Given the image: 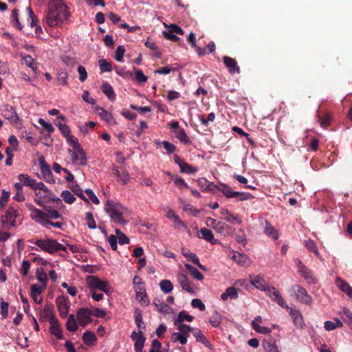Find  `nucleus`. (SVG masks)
<instances>
[{
  "label": "nucleus",
  "instance_id": "nucleus-1",
  "mask_svg": "<svg viewBox=\"0 0 352 352\" xmlns=\"http://www.w3.org/2000/svg\"><path fill=\"white\" fill-rule=\"evenodd\" d=\"M29 209L30 210L31 219L41 226L47 229H50V226L58 229L62 228V223L52 221V220L61 217L60 214L57 210L50 209L43 211L32 206H30Z\"/></svg>",
  "mask_w": 352,
  "mask_h": 352
},
{
  "label": "nucleus",
  "instance_id": "nucleus-2",
  "mask_svg": "<svg viewBox=\"0 0 352 352\" xmlns=\"http://www.w3.org/2000/svg\"><path fill=\"white\" fill-rule=\"evenodd\" d=\"M69 12L61 0L50 3L47 14V23L50 27H60L68 19Z\"/></svg>",
  "mask_w": 352,
  "mask_h": 352
},
{
  "label": "nucleus",
  "instance_id": "nucleus-3",
  "mask_svg": "<svg viewBox=\"0 0 352 352\" xmlns=\"http://www.w3.org/2000/svg\"><path fill=\"white\" fill-rule=\"evenodd\" d=\"M104 210L112 222L116 225H125L127 221L125 216L128 214V209L119 202L108 199L104 205Z\"/></svg>",
  "mask_w": 352,
  "mask_h": 352
},
{
  "label": "nucleus",
  "instance_id": "nucleus-4",
  "mask_svg": "<svg viewBox=\"0 0 352 352\" xmlns=\"http://www.w3.org/2000/svg\"><path fill=\"white\" fill-rule=\"evenodd\" d=\"M31 242L37 245L41 250L49 254H54L58 251L67 252V247L65 245L52 239L32 240Z\"/></svg>",
  "mask_w": 352,
  "mask_h": 352
},
{
  "label": "nucleus",
  "instance_id": "nucleus-5",
  "mask_svg": "<svg viewBox=\"0 0 352 352\" xmlns=\"http://www.w3.org/2000/svg\"><path fill=\"white\" fill-rule=\"evenodd\" d=\"M69 145L72 147V149H68V153L71 155L72 163L80 166L85 165L87 163L86 153L82 148L78 140L73 141Z\"/></svg>",
  "mask_w": 352,
  "mask_h": 352
},
{
  "label": "nucleus",
  "instance_id": "nucleus-6",
  "mask_svg": "<svg viewBox=\"0 0 352 352\" xmlns=\"http://www.w3.org/2000/svg\"><path fill=\"white\" fill-rule=\"evenodd\" d=\"M86 284L89 289V292L95 291L96 289L100 290L109 294L111 292V287L109 282L102 280L95 276H88L86 278Z\"/></svg>",
  "mask_w": 352,
  "mask_h": 352
},
{
  "label": "nucleus",
  "instance_id": "nucleus-7",
  "mask_svg": "<svg viewBox=\"0 0 352 352\" xmlns=\"http://www.w3.org/2000/svg\"><path fill=\"white\" fill-rule=\"evenodd\" d=\"M221 192L227 198H236L238 201H245L253 198V196L250 192H241L234 191L228 186H222Z\"/></svg>",
  "mask_w": 352,
  "mask_h": 352
},
{
  "label": "nucleus",
  "instance_id": "nucleus-8",
  "mask_svg": "<svg viewBox=\"0 0 352 352\" xmlns=\"http://www.w3.org/2000/svg\"><path fill=\"white\" fill-rule=\"evenodd\" d=\"M19 217L18 206H11L2 217V223L5 226L14 227L16 226V219Z\"/></svg>",
  "mask_w": 352,
  "mask_h": 352
},
{
  "label": "nucleus",
  "instance_id": "nucleus-9",
  "mask_svg": "<svg viewBox=\"0 0 352 352\" xmlns=\"http://www.w3.org/2000/svg\"><path fill=\"white\" fill-rule=\"evenodd\" d=\"M292 289L296 296V298L300 302L306 305L311 304L312 298L308 294L305 288L298 285H296L292 287Z\"/></svg>",
  "mask_w": 352,
  "mask_h": 352
},
{
  "label": "nucleus",
  "instance_id": "nucleus-10",
  "mask_svg": "<svg viewBox=\"0 0 352 352\" xmlns=\"http://www.w3.org/2000/svg\"><path fill=\"white\" fill-rule=\"evenodd\" d=\"M285 309L288 311L289 315L292 318L296 327L298 329H303L305 326V323L300 310L288 306L287 308Z\"/></svg>",
  "mask_w": 352,
  "mask_h": 352
},
{
  "label": "nucleus",
  "instance_id": "nucleus-11",
  "mask_svg": "<svg viewBox=\"0 0 352 352\" xmlns=\"http://www.w3.org/2000/svg\"><path fill=\"white\" fill-rule=\"evenodd\" d=\"M38 164L41 168V173L43 177V179L50 183L54 184L55 183V180L52 176V173L50 170V166L46 163L44 157H41L38 159Z\"/></svg>",
  "mask_w": 352,
  "mask_h": 352
},
{
  "label": "nucleus",
  "instance_id": "nucleus-12",
  "mask_svg": "<svg viewBox=\"0 0 352 352\" xmlns=\"http://www.w3.org/2000/svg\"><path fill=\"white\" fill-rule=\"evenodd\" d=\"M265 292L267 295L280 307L283 308H287V305L285 300L275 287L270 286Z\"/></svg>",
  "mask_w": 352,
  "mask_h": 352
},
{
  "label": "nucleus",
  "instance_id": "nucleus-13",
  "mask_svg": "<svg viewBox=\"0 0 352 352\" xmlns=\"http://www.w3.org/2000/svg\"><path fill=\"white\" fill-rule=\"evenodd\" d=\"M92 311L87 308H81L76 313V318L80 326L85 327L91 322Z\"/></svg>",
  "mask_w": 352,
  "mask_h": 352
},
{
  "label": "nucleus",
  "instance_id": "nucleus-14",
  "mask_svg": "<svg viewBox=\"0 0 352 352\" xmlns=\"http://www.w3.org/2000/svg\"><path fill=\"white\" fill-rule=\"evenodd\" d=\"M177 279L181 287L188 293L193 294L195 292V285L190 282L187 276L184 273L179 272L177 275Z\"/></svg>",
  "mask_w": 352,
  "mask_h": 352
},
{
  "label": "nucleus",
  "instance_id": "nucleus-15",
  "mask_svg": "<svg viewBox=\"0 0 352 352\" xmlns=\"http://www.w3.org/2000/svg\"><path fill=\"white\" fill-rule=\"evenodd\" d=\"M70 302L63 296H59L56 299V306L60 316L62 318H65L70 308Z\"/></svg>",
  "mask_w": 352,
  "mask_h": 352
},
{
  "label": "nucleus",
  "instance_id": "nucleus-16",
  "mask_svg": "<svg viewBox=\"0 0 352 352\" xmlns=\"http://www.w3.org/2000/svg\"><path fill=\"white\" fill-rule=\"evenodd\" d=\"M131 338L135 342L134 349L135 352H141L143 349L146 340L142 330H139L138 332L133 331L131 335Z\"/></svg>",
  "mask_w": 352,
  "mask_h": 352
},
{
  "label": "nucleus",
  "instance_id": "nucleus-17",
  "mask_svg": "<svg viewBox=\"0 0 352 352\" xmlns=\"http://www.w3.org/2000/svg\"><path fill=\"white\" fill-rule=\"evenodd\" d=\"M296 263L298 266V270L300 274L305 278L308 283H316V280L313 276L312 272L305 266L300 260H297Z\"/></svg>",
  "mask_w": 352,
  "mask_h": 352
},
{
  "label": "nucleus",
  "instance_id": "nucleus-18",
  "mask_svg": "<svg viewBox=\"0 0 352 352\" xmlns=\"http://www.w3.org/2000/svg\"><path fill=\"white\" fill-rule=\"evenodd\" d=\"M175 162L179 166L180 172L187 174H193L198 170L197 167L192 166L186 163L183 159L176 155L174 157Z\"/></svg>",
  "mask_w": 352,
  "mask_h": 352
},
{
  "label": "nucleus",
  "instance_id": "nucleus-19",
  "mask_svg": "<svg viewBox=\"0 0 352 352\" xmlns=\"http://www.w3.org/2000/svg\"><path fill=\"white\" fill-rule=\"evenodd\" d=\"M112 173L117 177L118 180L124 184H127L130 179L129 175L124 167L113 166L112 168Z\"/></svg>",
  "mask_w": 352,
  "mask_h": 352
},
{
  "label": "nucleus",
  "instance_id": "nucleus-20",
  "mask_svg": "<svg viewBox=\"0 0 352 352\" xmlns=\"http://www.w3.org/2000/svg\"><path fill=\"white\" fill-rule=\"evenodd\" d=\"M262 322H263L262 317L260 316H256L252 321V329L256 332L261 333V334H263V335L270 334L272 332V329L267 327L261 326L260 324L262 323Z\"/></svg>",
  "mask_w": 352,
  "mask_h": 352
},
{
  "label": "nucleus",
  "instance_id": "nucleus-21",
  "mask_svg": "<svg viewBox=\"0 0 352 352\" xmlns=\"http://www.w3.org/2000/svg\"><path fill=\"white\" fill-rule=\"evenodd\" d=\"M41 320H48L50 323L56 320L54 314L53 307L51 305H45L40 312Z\"/></svg>",
  "mask_w": 352,
  "mask_h": 352
},
{
  "label": "nucleus",
  "instance_id": "nucleus-22",
  "mask_svg": "<svg viewBox=\"0 0 352 352\" xmlns=\"http://www.w3.org/2000/svg\"><path fill=\"white\" fill-rule=\"evenodd\" d=\"M220 214L223 216L224 220L227 222L238 225H241L242 223V220L238 214H233L227 209L221 208Z\"/></svg>",
  "mask_w": 352,
  "mask_h": 352
},
{
  "label": "nucleus",
  "instance_id": "nucleus-23",
  "mask_svg": "<svg viewBox=\"0 0 352 352\" xmlns=\"http://www.w3.org/2000/svg\"><path fill=\"white\" fill-rule=\"evenodd\" d=\"M58 127L63 135L65 137L68 144L73 142V141L74 142L78 140L75 136L71 134V129L66 124L58 122Z\"/></svg>",
  "mask_w": 352,
  "mask_h": 352
},
{
  "label": "nucleus",
  "instance_id": "nucleus-24",
  "mask_svg": "<svg viewBox=\"0 0 352 352\" xmlns=\"http://www.w3.org/2000/svg\"><path fill=\"white\" fill-rule=\"evenodd\" d=\"M335 283L342 292L345 293L349 298H352V287L348 283L340 277H336Z\"/></svg>",
  "mask_w": 352,
  "mask_h": 352
},
{
  "label": "nucleus",
  "instance_id": "nucleus-25",
  "mask_svg": "<svg viewBox=\"0 0 352 352\" xmlns=\"http://www.w3.org/2000/svg\"><path fill=\"white\" fill-rule=\"evenodd\" d=\"M3 115L5 118L8 119L12 123H16L19 120L16 112L12 107L6 106L3 109Z\"/></svg>",
  "mask_w": 352,
  "mask_h": 352
},
{
  "label": "nucleus",
  "instance_id": "nucleus-26",
  "mask_svg": "<svg viewBox=\"0 0 352 352\" xmlns=\"http://www.w3.org/2000/svg\"><path fill=\"white\" fill-rule=\"evenodd\" d=\"M232 258L234 261L242 266L248 267L251 263L250 259L248 256L239 252L234 253Z\"/></svg>",
  "mask_w": 352,
  "mask_h": 352
},
{
  "label": "nucleus",
  "instance_id": "nucleus-27",
  "mask_svg": "<svg viewBox=\"0 0 352 352\" xmlns=\"http://www.w3.org/2000/svg\"><path fill=\"white\" fill-rule=\"evenodd\" d=\"M223 63L230 73H239V67L237 65L236 61L234 58L228 56H224Z\"/></svg>",
  "mask_w": 352,
  "mask_h": 352
},
{
  "label": "nucleus",
  "instance_id": "nucleus-28",
  "mask_svg": "<svg viewBox=\"0 0 352 352\" xmlns=\"http://www.w3.org/2000/svg\"><path fill=\"white\" fill-rule=\"evenodd\" d=\"M251 283L256 289L264 292H266V290L270 287L267 285L265 280L259 276L252 278Z\"/></svg>",
  "mask_w": 352,
  "mask_h": 352
},
{
  "label": "nucleus",
  "instance_id": "nucleus-29",
  "mask_svg": "<svg viewBox=\"0 0 352 352\" xmlns=\"http://www.w3.org/2000/svg\"><path fill=\"white\" fill-rule=\"evenodd\" d=\"M97 112L98 115L101 117V118L106 121L109 124L112 125L116 123L112 114L110 112L105 110L102 107H98L97 109Z\"/></svg>",
  "mask_w": 352,
  "mask_h": 352
},
{
  "label": "nucleus",
  "instance_id": "nucleus-30",
  "mask_svg": "<svg viewBox=\"0 0 352 352\" xmlns=\"http://www.w3.org/2000/svg\"><path fill=\"white\" fill-rule=\"evenodd\" d=\"M50 333L54 335L58 340H62L63 336L62 334L61 329L58 320L50 323Z\"/></svg>",
  "mask_w": 352,
  "mask_h": 352
},
{
  "label": "nucleus",
  "instance_id": "nucleus-31",
  "mask_svg": "<svg viewBox=\"0 0 352 352\" xmlns=\"http://www.w3.org/2000/svg\"><path fill=\"white\" fill-rule=\"evenodd\" d=\"M200 233L201 234V236H199L200 238L204 239L212 245L217 243V240L214 239V236L210 230L202 228L200 230Z\"/></svg>",
  "mask_w": 352,
  "mask_h": 352
},
{
  "label": "nucleus",
  "instance_id": "nucleus-32",
  "mask_svg": "<svg viewBox=\"0 0 352 352\" xmlns=\"http://www.w3.org/2000/svg\"><path fill=\"white\" fill-rule=\"evenodd\" d=\"M101 89L111 101L115 100L116 94L112 86L110 84H109L108 82H103L101 86Z\"/></svg>",
  "mask_w": 352,
  "mask_h": 352
},
{
  "label": "nucleus",
  "instance_id": "nucleus-33",
  "mask_svg": "<svg viewBox=\"0 0 352 352\" xmlns=\"http://www.w3.org/2000/svg\"><path fill=\"white\" fill-rule=\"evenodd\" d=\"M264 233L273 239L276 240L278 238V233L277 230H276L275 228L272 226L267 221H265Z\"/></svg>",
  "mask_w": 352,
  "mask_h": 352
},
{
  "label": "nucleus",
  "instance_id": "nucleus-34",
  "mask_svg": "<svg viewBox=\"0 0 352 352\" xmlns=\"http://www.w3.org/2000/svg\"><path fill=\"white\" fill-rule=\"evenodd\" d=\"M238 293L236 289L233 287H230L226 289V292L221 295V299L223 301L228 298L236 299Z\"/></svg>",
  "mask_w": 352,
  "mask_h": 352
},
{
  "label": "nucleus",
  "instance_id": "nucleus-35",
  "mask_svg": "<svg viewBox=\"0 0 352 352\" xmlns=\"http://www.w3.org/2000/svg\"><path fill=\"white\" fill-rule=\"evenodd\" d=\"M18 179L19 182H21L23 184V186H30L33 189L36 180L31 178L28 175L20 174L18 176Z\"/></svg>",
  "mask_w": 352,
  "mask_h": 352
},
{
  "label": "nucleus",
  "instance_id": "nucleus-36",
  "mask_svg": "<svg viewBox=\"0 0 352 352\" xmlns=\"http://www.w3.org/2000/svg\"><path fill=\"white\" fill-rule=\"evenodd\" d=\"M174 134L176 138L184 144H190L191 142L183 128L177 129V130L174 132Z\"/></svg>",
  "mask_w": 352,
  "mask_h": 352
},
{
  "label": "nucleus",
  "instance_id": "nucleus-37",
  "mask_svg": "<svg viewBox=\"0 0 352 352\" xmlns=\"http://www.w3.org/2000/svg\"><path fill=\"white\" fill-rule=\"evenodd\" d=\"M153 305L156 307L157 310L161 313H168L170 308L168 305L165 304L164 302L161 301L159 299H155L153 301Z\"/></svg>",
  "mask_w": 352,
  "mask_h": 352
},
{
  "label": "nucleus",
  "instance_id": "nucleus-38",
  "mask_svg": "<svg viewBox=\"0 0 352 352\" xmlns=\"http://www.w3.org/2000/svg\"><path fill=\"white\" fill-rule=\"evenodd\" d=\"M222 320V316L217 311H214L210 318V323L214 327H219Z\"/></svg>",
  "mask_w": 352,
  "mask_h": 352
},
{
  "label": "nucleus",
  "instance_id": "nucleus-39",
  "mask_svg": "<svg viewBox=\"0 0 352 352\" xmlns=\"http://www.w3.org/2000/svg\"><path fill=\"white\" fill-rule=\"evenodd\" d=\"M193 320V317L190 315L188 314L184 311H182L179 313L177 319L175 321V324H179L182 323L184 321L186 320L188 322H191Z\"/></svg>",
  "mask_w": 352,
  "mask_h": 352
},
{
  "label": "nucleus",
  "instance_id": "nucleus-40",
  "mask_svg": "<svg viewBox=\"0 0 352 352\" xmlns=\"http://www.w3.org/2000/svg\"><path fill=\"white\" fill-rule=\"evenodd\" d=\"M66 327L69 331H75L77 330L78 324L74 315L71 314L69 316L68 320L66 323Z\"/></svg>",
  "mask_w": 352,
  "mask_h": 352
},
{
  "label": "nucleus",
  "instance_id": "nucleus-41",
  "mask_svg": "<svg viewBox=\"0 0 352 352\" xmlns=\"http://www.w3.org/2000/svg\"><path fill=\"white\" fill-rule=\"evenodd\" d=\"M135 322L140 330L145 329V324L142 320V315L140 310L136 309L134 314Z\"/></svg>",
  "mask_w": 352,
  "mask_h": 352
},
{
  "label": "nucleus",
  "instance_id": "nucleus-42",
  "mask_svg": "<svg viewBox=\"0 0 352 352\" xmlns=\"http://www.w3.org/2000/svg\"><path fill=\"white\" fill-rule=\"evenodd\" d=\"M184 266L196 279L201 280L204 278L203 274L195 267L188 263H186Z\"/></svg>",
  "mask_w": 352,
  "mask_h": 352
},
{
  "label": "nucleus",
  "instance_id": "nucleus-43",
  "mask_svg": "<svg viewBox=\"0 0 352 352\" xmlns=\"http://www.w3.org/2000/svg\"><path fill=\"white\" fill-rule=\"evenodd\" d=\"M187 40L191 44V45L196 49V51L199 54H205V50H202L201 48L197 46L195 34L194 33L190 32L187 38Z\"/></svg>",
  "mask_w": 352,
  "mask_h": 352
},
{
  "label": "nucleus",
  "instance_id": "nucleus-44",
  "mask_svg": "<svg viewBox=\"0 0 352 352\" xmlns=\"http://www.w3.org/2000/svg\"><path fill=\"white\" fill-rule=\"evenodd\" d=\"M305 246L310 251L314 252L315 255L318 257H320V253L318 252V248L315 243V242L311 239H308L305 241Z\"/></svg>",
  "mask_w": 352,
  "mask_h": 352
},
{
  "label": "nucleus",
  "instance_id": "nucleus-45",
  "mask_svg": "<svg viewBox=\"0 0 352 352\" xmlns=\"http://www.w3.org/2000/svg\"><path fill=\"white\" fill-rule=\"evenodd\" d=\"M70 189L72 190V192L76 195L77 196L82 198L85 201L88 202V199L83 194L82 190L80 188V187L77 184H72L69 186Z\"/></svg>",
  "mask_w": 352,
  "mask_h": 352
},
{
  "label": "nucleus",
  "instance_id": "nucleus-46",
  "mask_svg": "<svg viewBox=\"0 0 352 352\" xmlns=\"http://www.w3.org/2000/svg\"><path fill=\"white\" fill-rule=\"evenodd\" d=\"M160 287L166 294L170 293L173 289V284L169 280H162L160 283Z\"/></svg>",
  "mask_w": 352,
  "mask_h": 352
},
{
  "label": "nucleus",
  "instance_id": "nucleus-47",
  "mask_svg": "<svg viewBox=\"0 0 352 352\" xmlns=\"http://www.w3.org/2000/svg\"><path fill=\"white\" fill-rule=\"evenodd\" d=\"M60 197L63 198L65 202L69 204H73L76 200V197L69 190H63L60 195Z\"/></svg>",
  "mask_w": 352,
  "mask_h": 352
},
{
  "label": "nucleus",
  "instance_id": "nucleus-48",
  "mask_svg": "<svg viewBox=\"0 0 352 352\" xmlns=\"http://www.w3.org/2000/svg\"><path fill=\"white\" fill-rule=\"evenodd\" d=\"M98 65L101 72H109L112 70L111 65L105 59H100L98 61Z\"/></svg>",
  "mask_w": 352,
  "mask_h": 352
},
{
  "label": "nucleus",
  "instance_id": "nucleus-49",
  "mask_svg": "<svg viewBox=\"0 0 352 352\" xmlns=\"http://www.w3.org/2000/svg\"><path fill=\"white\" fill-rule=\"evenodd\" d=\"M177 326V329L179 332H180L185 338H188L190 335V333L192 331V328L186 324H184L180 323L179 324H176Z\"/></svg>",
  "mask_w": 352,
  "mask_h": 352
},
{
  "label": "nucleus",
  "instance_id": "nucleus-50",
  "mask_svg": "<svg viewBox=\"0 0 352 352\" xmlns=\"http://www.w3.org/2000/svg\"><path fill=\"white\" fill-rule=\"evenodd\" d=\"M173 221L175 229L184 230L185 231H187L189 234L190 233L189 228L182 221H181L179 216L177 218H175Z\"/></svg>",
  "mask_w": 352,
  "mask_h": 352
},
{
  "label": "nucleus",
  "instance_id": "nucleus-51",
  "mask_svg": "<svg viewBox=\"0 0 352 352\" xmlns=\"http://www.w3.org/2000/svg\"><path fill=\"white\" fill-rule=\"evenodd\" d=\"M171 340L174 342H179L182 344H185L187 342L186 338H185L180 332L173 333L171 336Z\"/></svg>",
  "mask_w": 352,
  "mask_h": 352
},
{
  "label": "nucleus",
  "instance_id": "nucleus-52",
  "mask_svg": "<svg viewBox=\"0 0 352 352\" xmlns=\"http://www.w3.org/2000/svg\"><path fill=\"white\" fill-rule=\"evenodd\" d=\"M228 225L222 221H217L214 228H213L217 232L226 235L227 234Z\"/></svg>",
  "mask_w": 352,
  "mask_h": 352
},
{
  "label": "nucleus",
  "instance_id": "nucleus-53",
  "mask_svg": "<svg viewBox=\"0 0 352 352\" xmlns=\"http://www.w3.org/2000/svg\"><path fill=\"white\" fill-rule=\"evenodd\" d=\"M36 278L41 283L42 285H45V287H46L47 283V276L42 268L37 270Z\"/></svg>",
  "mask_w": 352,
  "mask_h": 352
},
{
  "label": "nucleus",
  "instance_id": "nucleus-54",
  "mask_svg": "<svg viewBox=\"0 0 352 352\" xmlns=\"http://www.w3.org/2000/svg\"><path fill=\"white\" fill-rule=\"evenodd\" d=\"M193 336L196 338L197 341L201 342L206 346L210 348V342L205 338L203 333L200 331H197L193 333Z\"/></svg>",
  "mask_w": 352,
  "mask_h": 352
},
{
  "label": "nucleus",
  "instance_id": "nucleus-55",
  "mask_svg": "<svg viewBox=\"0 0 352 352\" xmlns=\"http://www.w3.org/2000/svg\"><path fill=\"white\" fill-rule=\"evenodd\" d=\"M82 339L85 344H91L96 340V337L94 333L86 331L82 336Z\"/></svg>",
  "mask_w": 352,
  "mask_h": 352
},
{
  "label": "nucleus",
  "instance_id": "nucleus-56",
  "mask_svg": "<svg viewBox=\"0 0 352 352\" xmlns=\"http://www.w3.org/2000/svg\"><path fill=\"white\" fill-rule=\"evenodd\" d=\"M86 223L89 229H96V224L94 221L92 213L88 212L85 214Z\"/></svg>",
  "mask_w": 352,
  "mask_h": 352
},
{
  "label": "nucleus",
  "instance_id": "nucleus-57",
  "mask_svg": "<svg viewBox=\"0 0 352 352\" xmlns=\"http://www.w3.org/2000/svg\"><path fill=\"white\" fill-rule=\"evenodd\" d=\"M342 319L352 330V312L349 309H344L343 310Z\"/></svg>",
  "mask_w": 352,
  "mask_h": 352
},
{
  "label": "nucleus",
  "instance_id": "nucleus-58",
  "mask_svg": "<svg viewBox=\"0 0 352 352\" xmlns=\"http://www.w3.org/2000/svg\"><path fill=\"white\" fill-rule=\"evenodd\" d=\"M124 52H125V49H124V46L119 45L117 47L116 52H115V59L118 62H120V63L123 62L124 61L123 56H124Z\"/></svg>",
  "mask_w": 352,
  "mask_h": 352
},
{
  "label": "nucleus",
  "instance_id": "nucleus-59",
  "mask_svg": "<svg viewBox=\"0 0 352 352\" xmlns=\"http://www.w3.org/2000/svg\"><path fill=\"white\" fill-rule=\"evenodd\" d=\"M23 60L24 61L25 64L31 68L32 70H36V67L35 66L34 60L33 58L30 55H25L23 56Z\"/></svg>",
  "mask_w": 352,
  "mask_h": 352
},
{
  "label": "nucleus",
  "instance_id": "nucleus-60",
  "mask_svg": "<svg viewBox=\"0 0 352 352\" xmlns=\"http://www.w3.org/2000/svg\"><path fill=\"white\" fill-rule=\"evenodd\" d=\"M135 298L142 306H147L149 303V300L146 292H144L142 294L141 293V295H140L139 294H135Z\"/></svg>",
  "mask_w": 352,
  "mask_h": 352
},
{
  "label": "nucleus",
  "instance_id": "nucleus-61",
  "mask_svg": "<svg viewBox=\"0 0 352 352\" xmlns=\"http://www.w3.org/2000/svg\"><path fill=\"white\" fill-rule=\"evenodd\" d=\"M171 178L173 180L174 183L177 185V186L179 187V188H188V185L182 178L179 177H175L173 175H171Z\"/></svg>",
  "mask_w": 352,
  "mask_h": 352
},
{
  "label": "nucleus",
  "instance_id": "nucleus-62",
  "mask_svg": "<svg viewBox=\"0 0 352 352\" xmlns=\"http://www.w3.org/2000/svg\"><path fill=\"white\" fill-rule=\"evenodd\" d=\"M85 192L86 193V195L87 196V199H88V201L91 200L94 204H96V205L100 204V201H99L98 198L95 195V194L91 189H89V188L86 189Z\"/></svg>",
  "mask_w": 352,
  "mask_h": 352
},
{
  "label": "nucleus",
  "instance_id": "nucleus-63",
  "mask_svg": "<svg viewBox=\"0 0 352 352\" xmlns=\"http://www.w3.org/2000/svg\"><path fill=\"white\" fill-rule=\"evenodd\" d=\"M45 285L33 284L30 288L31 294H34V296L41 294L45 290Z\"/></svg>",
  "mask_w": 352,
  "mask_h": 352
},
{
  "label": "nucleus",
  "instance_id": "nucleus-64",
  "mask_svg": "<svg viewBox=\"0 0 352 352\" xmlns=\"http://www.w3.org/2000/svg\"><path fill=\"white\" fill-rule=\"evenodd\" d=\"M263 347L265 352H279L278 346L274 343L266 342Z\"/></svg>",
  "mask_w": 352,
  "mask_h": 352
}]
</instances>
